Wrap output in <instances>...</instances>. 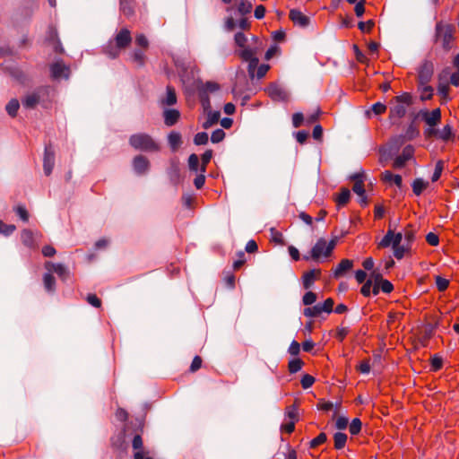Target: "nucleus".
<instances>
[{
  "label": "nucleus",
  "instance_id": "f03ea898",
  "mask_svg": "<svg viewBox=\"0 0 459 459\" xmlns=\"http://www.w3.org/2000/svg\"><path fill=\"white\" fill-rule=\"evenodd\" d=\"M129 143L134 149L143 152H152L160 150L159 144L152 137L144 133L132 134L129 138Z\"/></svg>",
  "mask_w": 459,
  "mask_h": 459
},
{
  "label": "nucleus",
  "instance_id": "7c9ffc66",
  "mask_svg": "<svg viewBox=\"0 0 459 459\" xmlns=\"http://www.w3.org/2000/svg\"><path fill=\"white\" fill-rule=\"evenodd\" d=\"M334 448L342 449L347 442V435L342 432H336L333 436Z\"/></svg>",
  "mask_w": 459,
  "mask_h": 459
},
{
  "label": "nucleus",
  "instance_id": "8fccbe9b",
  "mask_svg": "<svg viewBox=\"0 0 459 459\" xmlns=\"http://www.w3.org/2000/svg\"><path fill=\"white\" fill-rule=\"evenodd\" d=\"M207 142H208V134H207V133L200 132V133H197L195 135V138H194L195 144H196V145H203V144H206Z\"/></svg>",
  "mask_w": 459,
  "mask_h": 459
},
{
  "label": "nucleus",
  "instance_id": "393cba45",
  "mask_svg": "<svg viewBox=\"0 0 459 459\" xmlns=\"http://www.w3.org/2000/svg\"><path fill=\"white\" fill-rule=\"evenodd\" d=\"M382 180L386 183L394 184L398 187H401L403 184L402 177L400 175L393 174L389 170H385L382 173Z\"/></svg>",
  "mask_w": 459,
  "mask_h": 459
},
{
  "label": "nucleus",
  "instance_id": "6e6552de",
  "mask_svg": "<svg viewBox=\"0 0 459 459\" xmlns=\"http://www.w3.org/2000/svg\"><path fill=\"white\" fill-rule=\"evenodd\" d=\"M350 179L354 182L352 186L353 192L358 195L360 198L361 204H367V197L365 195V188H364V181H365V173L364 171H360L358 173H354L350 177Z\"/></svg>",
  "mask_w": 459,
  "mask_h": 459
},
{
  "label": "nucleus",
  "instance_id": "9b49d317",
  "mask_svg": "<svg viewBox=\"0 0 459 459\" xmlns=\"http://www.w3.org/2000/svg\"><path fill=\"white\" fill-rule=\"evenodd\" d=\"M415 149L412 145H406L402 153L397 156L394 161V168L400 169L403 168L405 163L410 160L414 155Z\"/></svg>",
  "mask_w": 459,
  "mask_h": 459
},
{
  "label": "nucleus",
  "instance_id": "4c0bfd02",
  "mask_svg": "<svg viewBox=\"0 0 459 459\" xmlns=\"http://www.w3.org/2000/svg\"><path fill=\"white\" fill-rule=\"evenodd\" d=\"M234 40H235L236 45L240 48L239 50L250 48L249 46L247 45V38L242 32L236 33L235 37H234Z\"/></svg>",
  "mask_w": 459,
  "mask_h": 459
},
{
  "label": "nucleus",
  "instance_id": "cd10ccee",
  "mask_svg": "<svg viewBox=\"0 0 459 459\" xmlns=\"http://www.w3.org/2000/svg\"><path fill=\"white\" fill-rule=\"evenodd\" d=\"M351 197V192L348 188H342L341 192L335 198L338 207L344 206L348 204Z\"/></svg>",
  "mask_w": 459,
  "mask_h": 459
},
{
  "label": "nucleus",
  "instance_id": "69168bd1",
  "mask_svg": "<svg viewBox=\"0 0 459 459\" xmlns=\"http://www.w3.org/2000/svg\"><path fill=\"white\" fill-rule=\"evenodd\" d=\"M371 111L375 115H381L386 111V106L381 102H377L371 107Z\"/></svg>",
  "mask_w": 459,
  "mask_h": 459
},
{
  "label": "nucleus",
  "instance_id": "a19ab883",
  "mask_svg": "<svg viewBox=\"0 0 459 459\" xmlns=\"http://www.w3.org/2000/svg\"><path fill=\"white\" fill-rule=\"evenodd\" d=\"M252 8V4L247 0H241L238 5V11L242 15L249 13Z\"/></svg>",
  "mask_w": 459,
  "mask_h": 459
},
{
  "label": "nucleus",
  "instance_id": "aec40b11",
  "mask_svg": "<svg viewBox=\"0 0 459 459\" xmlns=\"http://www.w3.org/2000/svg\"><path fill=\"white\" fill-rule=\"evenodd\" d=\"M149 160L143 155H137L133 160V167L137 174H143L149 169Z\"/></svg>",
  "mask_w": 459,
  "mask_h": 459
},
{
  "label": "nucleus",
  "instance_id": "e433bc0d",
  "mask_svg": "<svg viewBox=\"0 0 459 459\" xmlns=\"http://www.w3.org/2000/svg\"><path fill=\"white\" fill-rule=\"evenodd\" d=\"M20 108V103L18 100L13 99L6 105V111L11 117H15L17 115L18 109Z\"/></svg>",
  "mask_w": 459,
  "mask_h": 459
},
{
  "label": "nucleus",
  "instance_id": "dca6fc26",
  "mask_svg": "<svg viewBox=\"0 0 459 459\" xmlns=\"http://www.w3.org/2000/svg\"><path fill=\"white\" fill-rule=\"evenodd\" d=\"M422 119L428 126H436L441 121V111L439 108L425 111L422 113Z\"/></svg>",
  "mask_w": 459,
  "mask_h": 459
},
{
  "label": "nucleus",
  "instance_id": "ea45409f",
  "mask_svg": "<svg viewBox=\"0 0 459 459\" xmlns=\"http://www.w3.org/2000/svg\"><path fill=\"white\" fill-rule=\"evenodd\" d=\"M219 88L220 87H219L218 83H216L214 82H207L198 87V91H204L208 95V93H210V92H214V91H218Z\"/></svg>",
  "mask_w": 459,
  "mask_h": 459
},
{
  "label": "nucleus",
  "instance_id": "bf43d9fd",
  "mask_svg": "<svg viewBox=\"0 0 459 459\" xmlns=\"http://www.w3.org/2000/svg\"><path fill=\"white\" fill-rule=\"evenodd\" d=\"M371 368L370 361L369 359H364L362 360L357 367V370H359L362 374H368L369 373Z\"/></svg>",
  "mask_w": 459,
  "mask_h": 459
},
{
  "label": "nucleus",
  "instance_id": "0e129e2a",
  "mask_svg": "<svg viewBox=\"0 0 459 459\" xmlns=\"http://www.w3.org/2000/svg\"><path fill=\"white\" fill-rule=\"evenodd\" d=\"M270 66L266 64H262L257 66L256 68V74L255 73V76H256L258 79L263 78L266 73L269 71Z\"/></svg>",
  "mask_w": 459,
  "mask_h": 459
},
{
  "label": "nucleus",
  "instance_id": "a211bd4d",
  "mask_svg": "<svg viewBox=\"0 0 459 459\" xmlns=\"http://www.w3.org/2000/svg\"><path fill=\"white\" fill-rule=\"evenodd\" d=\"M321 276L320 269H312L304 273L302 276L303 286L305 289H309L314 284L315 281L318 280Z\"/></svg>",
  "mask_w": 459,
  "mask_h": 459
},
{
  "label": "nucleus",
  "instance_id": "864d4df0",
  "mask_svg": "<svg viewBox=\"0 0 459 459\" xmlns=\"http://www.w3.org/2000/svg\"><path fill=\"white\" fill-rule=\"evenodd\" d=\"M15 226L13 224H5L0 221V233L5 236L11 235L15 230Z\"/></svg>",
  "mask_w": 459,
  "mask_h": 459
},
{
  "label": "nucleus",
  "instance_id": "0eeeda50",
  "mask_svg": "<svg viewBox=\"0 0 459 459\" xmlns=\"http://www.w3.org/2000/svg\"><path fill=\"white\" fill-rule=\"evenodd\" d=\"M257 51L255 48H247L238 51V55L242 60L248 62L247 71L251 79L255 78V73L258 66Z\"/></svg>",
  "mask_w": 459,
  "mask_h": 459
},
{
  "label": "nucleus",
  "instance_id": "774afa93",
  "mask_svg": "<svg viewBox=\"0 0 459 459\" xmlns=\"http://www.w3.org/2000/svg\"><path fill=\"white\" fill-rule=\"evenodd\" d=\"M305 121V117L302 113H295L292 116V124L295 128L301 126L303 122Z\"/></svg>",
  "mask_w": 459,
  "mask_h": 459
},
{
  "label": "nucleus",
  "instance_id": "423d86ee",
  "mask_svg": "<svg viewBox=\"0 0 459 459\" xmlns=\"http://www.w3.org/2000/svg\"><path fill=\"white\" fill-rule=\"evenodd\" d=\"M455 27L451 24L437 22L436 25V40L441 42L445 49L451 48L454 38Z\"/></svg>",
  "mask_w": 459,
  "mask_h": 459
},
{
  "label": "nucleus",
  "instance_id": "f3484780",
  "mask_svg": "<svg viewBox=\"0 0 459 459\" xmlns=\"http://www.w3.org/2000/svg\"><path fill=\"white\" fill-rule=\"evenodd\" d=\"M267 93L268 95L273 100H286L288 99V93L285 90H283L281 87H280L277 84H271L267 88Z\"/></svg>",
  "mask_w": 459,
  "mask_h": 459
},
{
  "label": "nucleus",
  "instance_id": "72a5a7b5",
  "mask_svg": "<svg viewBox=\"0 0 459 459\" xmlns=\"http://www.w3.org/2000/svg\"><path fill=\"white\" fill-rule=\"evenodd\" d=\"M403 234V243L401 242V245H407L408 246V253L410 252L411 248V243L414 240V232L411 229H405L404 232Z\"/></svg>",
  "mask_w": 459,
  "mask_h": 459
},
{
  "label": "nucleus",
  "instance_id": "13d9d810",
  "mask_svg": "<svg viewBox=\"0 0 459 459\" xmlns=\"http://www.w3.org/2000/svg\"><path fill=\"white\" fill-rule=\"evenodd\" d=\"M395 100L398 104H403L407 107L411 103V96L409 93H403L397 96Z\"/></svg>",
  "mask_w": 459,
  "mask_h": 459
},
{
  "label": "nucleus",
  "instance_id": "c85d7f7f",
  "mask_svg": "<svg viewBox=\"0 0 459 459\" xmlns=\"http://www.w3.org/2000/svg\"><path fill=\"white\" fill-rule=\"evenodd\" d=\"M168 141L171 149L176 151L182 143L181 134L178 132H171L168 136Z\"/></svg>",
  "mask_w": 459,
  "mask_h": 459
},
{
  "label": "nucleus",
  "instance_id": "b1692460",
  "mask_svg": "<svg viewBox=\"0 0 459 459\" xmlns=\"http://www.w3.org/2000/svg\"><path fill=\"white\" fill-rule=\"evenodd\" d=\"M353 267V261L342 259L333 271V276L339 278Z\"/></svg>",
  "mask_w": 459,
  "mask_h": 459
},
{
  "label": "nucleus",
  "instance_id": "603ef678",
  "mask_svg": "<svg viewBox=\"0 0 459 459\" xmlns=\"http://www.w3.org/2000/svg\"><path fill=\"white\" fill-rule=\"evenodd\" d=\"M315 383V377L311 375L306 374L302 377L300 384L304 389H307Z\"/></svg>",
  "mask_w": 459,
  "mask_h": 459
},
{
  "label": "nucleus",
  "instance_id": "9d476101",
  "mask_svg": "<svg viewBox=\"0 0 459 459\" xmlns=\"http://www.w3.org/2000/svg\"><path fill=\"white\" fill-rule=\"evenodd\" d=\"M55 165V152L52 146L47 145L44 152L43 169L46 176L52 173Z\"/></svg>",
  "mask_w": 459,
  "mask_h": 459
},
{
  "label": "nucleus",
  "instance_id": "a18cd8bd",
  "mask_svg": "<svg viewBox=\"0 0 459 459\" xmlns=\"http://www.w3.org/2000/svg\"><path fill=\"white\" fill-rule=\"evenodd\" d=\"M286 418L290 420H298V408L295 405L287 407L285 412Z\"/></svg>",
  "mask_w": 459,
  "mask_h": 459
},
{
  "label": "nucleus",
  "instance_id": "338daca9",
  "mask_svg": "<svg viewBox=\"0 0 459 459\" xmlns=\"http://www.w3.org/2000/svg\"><path fill=\"white\" fill-rule=\"evenodd\" d=\"M426 241L429 245L432 247H437L439 243V238L437 234L429 232L426 236Z\"/></svg>",
  "mask_w": 459,
  "mask_h": 459
},
{
  "label": "nucleus",
  "instance_id": "c03bdc74",
  "mask_svg": "<svg viewBox=\"0 0 459 459\" xmlns=\"http://www.w3.org/2000/svg\"><path fill=\"white\" fill-rule=\"evenodd\" d=\"M326 439H327V437H326L325 433L322 432L317 437H316L315 438H313L310 441V447L316 448L318 446L324 444L326 441Z\"/></svg>",
  "mask_w": 459,
  "mask_h": 459
},
{
  "label": "nucleus",
  "instance_id": "de8ad7c7",
  "mask_svg": "<svg viewBox=\"0 0 459 459\" xmlns=\"http://www.w3.org/2000/svg\"><path fill=\"white\" fill-rule=\"evenodd\" d=\"M198 94H199L200 102H201L204 109L205 111L208 110L211 108L209 96L204 91H199Z\"/></svg>",
  "mask_w": 459,
  "mask_h": 459
},
{
  "label": "nucleus",
  "instance_id": "39448f33",
  "mask_svg": "<svg viewBox=\"0 0 459 459\" xmlns=\"http://www.w3.org/2000/svg\"><path fill=\"white\" fill-rule=\"evenodd\" d=\"M336 245V240L333 238L327 242L324 238H319L311 249V257L314 260L320 258H327L331 255Z\"/></svg>",
  "mask_w": 459,
  "mask_h": 459
},
{
  "label": "nucleus",
  "instance_id": "4be33fe9",
  "mask_svg": "<svg viewBox=\"0 0 459 459\" xmlns=\"http://www.w3.org/2000/svg\"><path fill=\"white\" fill-rule=\"evenodd\" d=\"M132 446L136 451L134 455V459H143L147 454L143 451V442L140 435H135L132 441Z\"/></svg>",
  "mask_w": 459,
  "mask_h": 459
},
{
  "label": "nucleus",
  "instance_id": "a878e982",
  "mask_svg": "<svg viewBox=\"0 0 459 459\" xmlns=\"http://www.w3.org/2000/svg\"><path fill=\"white\" fill-rule=\"evenodd\" d=\"M429 185V182L422 178H418L414 179L411 184L413 194L417 196L420 195L428 188Z\"/></svg>",
  "mask_w": 459,
  "mask_h": 459
},
{
  "label": "nucleus",
  "instance_id": "680f3d73",
  "mask_svg": "<svg viewBox=\"0 0 459 459\" xmlns=\"http://www.w3.org/2000/svg\"><path fill=\"white\" fill-rule=\"evenodd\" d=\"M371 290H372V280L371 279H368V281H366L364 282V284L362 285L361 289H360V293L364 296V297H368L371 293Z\"/></svg>",
  "mask_w": 459,
  "mask_h": 459
},
{
  "label": "nucleus",
  "instance_id": "1a4fd4ad",
  "mask_svg": "<svg viewBox=\"0 0 459 459\" xmlns=\"http://www.w3.org/2000/svg\"><path fill=\"white\" fill-rule=\"evenodd\" d=\"M434 74V65L429 60H425L419 67L418 83L427 84L430 82Z\"/></svg>",
  "mask_w": 459,
  "mask_h": 459
},
{
  "label": "nucleus",
  "instance_id": "79ce46f5",
  "mask_svg": "<svg viewBox=\"0 0 459 459\" xmlns=\"http://www.w3.org/2000/svg\"><path fill=\"white\" fill-rule=\"evenodd\" d=\"M303 361L300 359H294L289 362L288 368L290 373L299 372L303 367Z\"/></svg>",
  "mask_w": 459,
  "mask_h": 459
},
{
  "label": "nucleus",
  "instance_id": "f8f14e48",
  "mask_svg": "<svg viewBox=\"0 0 459 459\" xmlns=\"http://www.w3.org/2000/svg\"><path fill=\"white\" fill-rule=\"evenodd\" d=\"M448 71L447 69H445L442 71V73L438 76V86H437V92L439 96L441 97L442 101H448L450 100L449 91L450 87L449 84L446 82H443L445 78L447 76Z\"/></svg>",
  "mask_w": 459,
  "mask_h": 459
},
{
  "label": "nucleus",
  "instance_id": "412c9836",
  "mask_svg": "<svg viewBox=\"0 0 459 459\" xmlns=\"http://www.w3.org/2000/svg\"><path fill=\"white\" fill-rule=\"evenodd\" d=\"M180 117V112L175 108H167L163 111L164 123L168 126H174Z\"/></svg>",
  "mask_w": 459,
  "mask_h": 459
},
{
  "label": "nucleus",
  "instance_id": "7ed1b4c3",
  "mask_svg": "<svg viewBox=\"0 0 459 459\" xmlns=\"http://www.w3.org/2000/svg\"><path fill=\"white\" fill-rule=\"evenodd\" d=\"M50 88L47 86L39 87L34 91L27 94L22 99V105L26 108H33L38 104H41L43 107H47L46 103L48 102Z\"/></svg>",
  "mask_w": 459,
  "mask_h": 459
},
{
  "label": "nucleus",
  "instance_id": "09e8293b",
  "mask_svg": "<svg viewBox=\"0 0 459 459\" xmlns=\"http://www.w3.org/2000/svg\"><path fill=\"white\" fill-rule=\"evenodd\" d=\"M212 152L211 150L205 151L202 155V168L201 172L204 173L207 164L211 161Z\"/></svg>",
  "mask_w": 459,
  "mask_h": 459
},
{
  "label": "nucleus",
  "instance_id": "bb28decb",
  "mask_svg": "<svg viewBox=\"0 0 459 459\" xmlns=\"http://www.w3.org/2000/svg\"><path fill=\"white\" fill-rule=\"evenodd\" d=\"M437 139L444 142L454 141L455 134L452 132V127L446 125L441 130L437 129Z\"/></svg>",
  "mask_w": 459,
  "mask_h": 459
},
{
  "label": "nucleus",
  "instance_id": "5fc2aeb1",
  "mask_svg": "<svg viewBox=\"0 0 459 459\" xmlns=\"http://www.w3.org/2000/svg\"><path fill=\"white\" fill-rule=\"evenodd\" d=\"M188 166L190 170L197 171L199 167V158L196 154L193 153L188 158Z\"/></svg>",
  "mask_w": 459,
  "mask_h": 459
},
{
  "label": "nucleus",
  "instance_id": "20e7f679",
  "mask_svg": "<svg viewBox=\"0 0 459 459\" xmlns=\"http://www.w3.org/2000/svg\"><path fill=\"white\" fill-rule=\"evenodd\" d=\"M132 41L131 32L127 29H121L115 37V47L110 43L106 52L111 58L119 56L120 49L126 48Z\"/></svg>",
  "mask_w": 459,
  "mask_h": 459
},
{
  "label": "nucleus",
  "instance_id": "4468645a",
  "mask_svg": "<svg viewBox=\"0 0 459 459\" xmlns=\"http://www.w3.org/2000/svg\"><path fill=\"white\" fill-rule=\"evenodd\" d=\"M50 72L54 79L68 78L70 69L63 62L57 61L51 65Z\"/></svg>",
  "mask_w": 459,
  "mask_h": 459
},
{
  "label": "nucleus",
  "instance_id": "e2e57ef3",
  "mask_svg": "<svg viewBox=\"0 0 459 459\" xmlns=\"http://www.w3.org/2000/svg\"><path fill=\"white\" fill-rule=\"evenodd\" d=\"M271 233H272V240L274 243H276L278 245H284L283 236L280 231H278L274 229H272Z\"/></svg>",
  "mask_w": 459,
  "mask_h": 459
},
{
  "label": "nucleus",
  "instance_id": "58836bf2",
  "mask_svg": "<svg viewBox=\"0 0 459 459\" xmlns=\"http://www.w3.org/2000/svg\"><path fill=\"white\" fill-rule=\"evenodd\" d=\"M322 310L319 307V304H316L313 307H307L304 309V316L307 317H317L322 314Z\"/></svg>",
  "mask_w": 459,
  "mask_h": 459
},
{
  "label": "nucleus",
  "instance_id": "052dcab7",
  "mask_svg": "<svg viewBox=\"0 0 459 459\" xmlns=\"http://www.w3.org/2000/svg\"><path fill=\"white\" fill-rule=\"evenodd\" d=\"M303 303L306 306L312 305L316 300V295L312 291H307L303 296Z\"/></svg>",
  "mask_w": 459,
  "mask_h": 459
},
{
  "label": "nucleus",
  "instance_id": "6e6d98bb",
  "mask_svg": "<svg viewBox=\"0 0 459 459\" xmlns=\"http://www.w3.org/2000/svg\"><path fill=\"white\" fill-rule=\"evenodd\" d=\"M225 137V132L222 129H217L212 132L211 141L213 143L221 142Z\"/></svg>",
  "mask_w": 459,
  "mask_h": 459
},
{
  "label": "nucleus",
  "instance_id": "5701e85b",
  "mask_svg": "<svg viewBox=\"0 0 459 459\" xmlns=\"http://www.w3.org/2000/svg\"><path fill=\"white\" fill-rule=\"evenodd\" d=\"M177 94L175 89L168 85L166 89V95L160 99L161 106H173L177 103Z\"/></svg>",
  "mask_w": 459,
  "mask_h": 459
},
{
  "label": "nucleus",
  "instance_id": "ddd939ff",
  "mask_svg": "<svg viewBox=\"0 0 459 459\" xmlns=\"http://www.w3.org/2000/svg\"><path fill=\"white\" fill-rule=\"evenodd\" d=\"M47 41L52 46L56 53L63 54L64 48L59 40L57 31L55 28L50 27L47 33Z\"/></svg>",
  "mask_w": 459,
  "mask_h": 459
},
{
  "label": "nucleus",
  "instance_id": "c9c22d12",
  "mask_svg": "<svg viewBox=\"0 0 459 459\" xmlns=\"http://www.w3.org/2000/svg\"><path fill=\"white\" fill-rule=\"evenodd\" d=\"M444 168H445V161L442 160H439L436 162V165H435V170H434V173L431 177V181L432 182H437L441 175H442V172L444 170Z\"/></svg>",
  "mask_w": 459,
  "mask_h": 459
},
{
  "label": "nucleus",
  "instance_id": "2f4dec72",
  "mask_svg": "<svg viewBox=\"0 0 459 459\" xmlns=\"http://www.w3.org/2000/svg\"><path fill=\"white\" fill-rule=\"evenodd\" d=\"M44 287L47 291L53 292L56 288V280L51 273H48L43 277Z\"/></svg>",
  "mask_w": 459,
  "mask_h": 459
},
{
  "label": "nucleus",
  "instance_id": "49530a36",
  "mask_svg": "<svg viewBox=\"0 0 459 459\" xmlns=\"http://www.w3.org/2000/svg\"><path fill=\"white\" fill-rule=\"evenodd\" d=\"M318 304H319V307H320L322 312L331 313L333 311L334 302L332 298H328L324 301V303H322V304L318 303Z\"/></svg>",
  "mask_w": 459,
  "mask_h": 459
},
{
  "label": "nucleus",
  "instance_id": "4d7b16f0",
  "mask_svg": "<svg viewBox=\"0 0 459 459\" xmlns=\"http://www.w3.org/2000/svg\"><path fill=\"white\" fill-rule=\"evenodd\" d=\"M220 118V112L210 113L207 121L204 124V128H208L217 123Z\"/></svg>",
  "mask_w": 459,
  "mask_h": 459
},
{
  "label": "nucleus",
  "instance_id": "2eb2a0df",
  "mask_svg": "<svg viewBox=\"0 0 459 459\" xmlns=\"http://www.w3.org/2000/svg\"><path fill=\"white\" fill-rule=\"evenodd\" d=\"M45 268L49 273H56L58 277L63 281H65L69 276V272L67 268L62 264H54L52 262L48 261L45 263Z\"/></svg>",
  "mask_w": 459,
  "mask_h": 459
},
{
  "label": "nucleus",
  "instance_id": "c756f323",
  "mask_svg": "<svg viewBox=\"0 0 459 459\" xmlns=\"http://www.w3.org/2000/svg\"><path fill=\"white\" fill-rule=\"evenodd\" d=\"M406 114V107L403 104H396L390 109L391 118H402Z\"/></svg>",
  "mask_w": 459,
  "mask_h": 459
},
{
  "label": "nucleus",
  "instance_id": "3c124183",
  "mask_svg": "<svg viewBox=\"0 0 459 459\" xmlns=\"http://www.w3.org/2000/svg\"><path fill=\"white\" fill-rule=\"evenodd\" d=\"M436 286L439 291H445L449 286V281L441 276H436Z\"/></svg>",
  "mask_w": 459,
  "mask_h": 459
},
{
  "label": "nucleus",
  "instance_id": "f257e3e1",
  "mask_svg": "<svg viewBox=\"0 0 459 459\" xmlns=\"http://www.w3.org/2000/svg\"><path fill=\"white\" fill-rule=\"evenodd\" d=\"M402 241L403 234L401 232L394 233L393 230L389 229L378 243V248H385L392 246L394 257L400 260L408 254V246L401 245Z\"/></svg>",
  "mask_w": 459,
  "mask_h": 459
},
{
  "label": "nucleus",
  "instance_id": "6ab92c4d",
  "mask_svg": "<svg viewBox=\"0 0 459 459\" xmlns=\"http://www.w3.org/2000/svg\"><path fill=\"white\" fill-rule=\"evenodd\" d=\"M289 16L294 24L300 27H307L309 24V18L299 10H290Z\"/></svg>",
  "mask_w": 459,
  "mask_h": 459
},
{
  "label": "nucleus",
  "instance_id": "37998d69",
  "mask_svg": "<svg viewBox=\"0 0 459 459\" xmlns=\"http://www.w3.org/2000/svg\"><path fill=\"white\" fill-rule=\"evenodd\" d=\"M361 426H362V423L359 419H358V418L353 419L349 426L350 433L351 435L359 434L361 430Z\"/></svg>",
  "mask_w": 459,
  "mask_h": 459
},
{
  "label": "nucleus",
  "instance_id": "f704fd0d",
  "mask_svg": "<svg viewBox=\"0 0 459 459\" xmlns=\"http://www.w3.org/2000/svg\"><path fill=\"white\" fill-rule=\"evenodd\" d=\"M420 98L423 100H430L433 96V88L427 84H419Z\"/></svg>",
  "mask_w": 459,
  "mask_h": 459
},
{
  "label": "nucleus",
  "instance_id": "473e14b6",
  "mask_svg": "<svg viewBox=\"0 0 459 459\" xmlns=\"http://www.w3.org/2000/svg\"><path fill=\"white\" fill-rule=\"evenodd\" d=\"M21 238L22 243L28 247H34V236L30 230H24L22 232Z\"/></svg>",
  "mask_w": 459,
  "mask_h": 459
}]
</instances>
